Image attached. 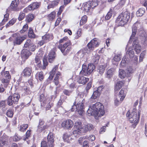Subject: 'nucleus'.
<instances>
[{"label":"nucleus","instance_id":"7ed1b4c3","mask_svg":"<svg viewBox=\"0 0 147 147\" xmlns=\"http://www.w3.org/2000/svg\"><path fill=\"white\" fill-rule=\"evenodd\" d=\"M95 68V66L92 63L89 64L88 67L86 65L83 64L82 65V69L80 72V74L84 76L90 75Z\"/></svg>","mask_w":147,"mask_h":147},{"label":"nucleus","instance_id":"473e14b6","mask_svg":"<svg viewBox=\"0 0 147 147\" xmlns=\"http://www.w3.org/2000/svg\"><path fill=\"white\" fill-rule=\"evenodd\" d=\"M8 142L6 140L4 137L0 138V146H2L7 145Z\"/></svg>","mask_w":147,"mask_h":147},{"label":"nucleus","instance_id":"4be33fe9","mask_svg":"<svg viewBox=\"0 0 147 147\" xmlns=\"http://www.w3.org/2000/svg\"><path fill=\"white\" fill-rule=\"evenodd\" d=\"M123 81L117 82L115 86V90L116 91H118L124 84Z\"/></svg>","mask_w":147,"mask_h":147},{"label":"nucleus","instance_id":"bb28decb","mask_svg":"<svg viewBox=\"0 0 147 147\" xmlns=\"http://www.w3.org/2000/svg\"><path fill=\"white\" fill-rule=\"evenodd\" d=\"M91 1H89L85 3L84 5V8L85 11L87 12H88L91 7Z\"/></svg>","mask_w":147,"mask_h":147},{"label":"nucleus","instance_id":"b1692460","mask_svg":"<svg viewBox=\"0 0 147 147\" xmlns=\"http://www.w3.org/2000/svg\"><path fill=\"white\" fill-rule=\"evenodd\" d=\"M119 76L120 78L122 79L126 76H128L126 71L121 69H119Z\"/></svg>","mask_w":147,"mask_h":147},{"label":"nucleus","instance_id":"ea45409f","mask_svg":"<svg viewBox=\"0 0 147 147\" xmlns=\"http://www.w3.org/2000/svg\"><path fill=\"white\" fill-rule=\"evenodd\" d=\"M61 74L60 72H58L56 74V76L55 77L54 81L55 84L56 85H57L59 83V80L60 76Z\"/></svg>","mask_w":147,"mask_h":147},{"label":"nucleus","instance_id":"37998d69","mask_svg":"<svg viewBox=\"0 0 147 147\" xmlns=\"http://www.w3.org/2000/svg\"><path fill=\"white\" fill-rule=\"evenodd\" d=\"M126 71L128 77L130 76L131 74L133 72V70L131 67L129 66L126 70Z\"/></svg>","mask_w":147,"mask_h":147},{"label":"nucleus","instance_id":"f704fd0d","mask_svg":"<svg viewBox=\"0 0 147 147\" xmlns=\"http://www.w3.org/2000/svg\"><path fill=\"white\" fill-rule=\"evenodd\" d=\"M74 128L76 129H83V127L82 126V123L80 121L76 122L75 123Z\"/></svg>","mask_w":147,"mask_h":147},{"label":"nucleus","instance_id":"13d9d810","mask_svg":"<svg viewBox=\"0 0 147 147\" xmlns=\"http://www.w3.org/2000/svg\"><path fill=\"white\" fill-rule=\"evenodd\" d=\"M13 112L10 109L8 110L6 112L7 116L9 117H12L13 115Z\"/></svg>","mask_w":147,"mask_h":147},{"label":"nucleus","instance_id":"c03bdc74","mask_svg":"<svg viewBox=\"0 0 147 147\" xmlns=\"http://www.w3.org/2000/svg\"><path fill=\"white\" fill-rule=\"evenodd\" d=\"M99 59L100 57L98 55H95L92 59V61L95 64H96L99 62Z\"/></svg>","mask_w":147,"mask_h":147},{"label":"nucleus","instance_id":"864d4df0","mask_svg":"<svg viewBox=\"0 0 147 147\" xmlns=\"http://www.w3.org/2000/svg\"><path fill=\"white\" fill-rule=\"evenodd\" d=\"M4 19L2 21V22L0 24V25L2 26L4 24L5 22H7V18L9 17V14H6L4 15Z\"/></svg>","mask_w":147,"mask_h":147},{"label":"nucleus","instance_id":"603ef678","mask_svg":"<svg viewBox=\"0 0 147 147\" xmlns=\"http://www.w3.org/2000/svg\"><path fill=\"white\" fill-rule=\"evenodd\" d=\"M91 3L90 4V6L92 8H94L98 5V2L96 0H93L92 1H91Z\"/></svg>","mask_w":147,"mask_h":147},{"label":"nucleus","instance_id":"338daca9","mask_svg":"<svg viewBox=\"0 0 147 147\" xmlns=\"http://www.w3.org/2000/svg\"><path fill=\"white\" fill-rule=\"evenodd\" d=\"M4 76L6 78L11 79V76L8 71H6L4 72Z\"/></svg>","mask_w":147,"mask_h":147},{"label":"nucleus","instance_id":"9d476101","mask_svg":"<svg viewBox=\"0 0 147 147\" xmlns=\"http://www.w3.org/2000/svg\"><path fill=\"white\" fill-rule=\"evenodd\" d=\"M99 43L96 39L94 38L88 44L87 46L89 49L92 51L94 48L97 47Z\"/></svg>","mask_w":147,"mask_h":147},{"label":"nucleus","instance_id":"8fccbe9b","mask_svg":"<svg viewBox=\"0 0 147 147\" xmlns=\"http://www.w3.org/2000/svg\"><path fill=\"white\" fill-rule=\"evenodd\" d=\"M73 134L74 135L77 134H80L81 133L82 129H76L75 128H73Z\"/></svg>","mask_w":147,"mask_h":147},{"label":"nucleus","instance_id":"f8f14e48","mask_svg":"<svg viewBox=\"0 0 147 147\" xmlns=\"http://www.w3.org/2000/svg\"><path fill=\"white\" fill-rule=\"evenodd\" d=\"M73 125V121L70 120H67L63 121L61 124V126L67 129H70Z\"/></svg>","mask_w":147,"mask_h":147},{"label":"nucleus","instance_id":"f3484780","mask_svg":"<svg viewBox=\"0 0 147 147\" xmlns=\"http://www.w3.org/2000/svg\"><path fill=\"white\" fill-rule=\"evenodd\" d=\"M32 69L30 67H26L23 71L24 76L26 77L30 76L32 73Z\"/></svg>","mask_w":147,"mask_h":147},{"label":"nucleus","instance_id":"dca6fc26","mask_svg":"<svg viewBox=\"0 0 147 147\" xmlns=\"http://www.w3.org/2000/svg\"><path fill=\"white\" fill-rule=\"evenodd\" d=\"M56 55L54 51H52L49 53L48 56V60L50 63H52L54 60Z\"/></svg>","mask_w":147,"mask_h":147},{"label":"nucleus","instance_id":"e433bc0d","mask_svg":"<svg viewBox=\"0 0 147 147\" xmlns=\"http://www.w3.org/2000/svg\"><path fill=\"white\" fill-rule=\"evenodd\" d=\"M87 20V17L86 16L84 15L83 16L80 20V26H82L86 22Z\"/></svg>","mask_w":147,"mask_h":147},{"label":"nucleus","instance_id":"5fc2aeb1","mask_svg":"<svg viewBox=\"0 0 147 147\" xmlns=\"http://www.w3.org/2000/svg\"><path fill=\"white\" fill-rule=\"evenodd\" d=\"M55 12H51L48 16V18L49 20H51L55 18Z\"/></svg>","mask_w":147,"mask_h":147},{"label":"nucleus","instance_id":"49530a36","mask_svg":"<svg viewBox=\"0 0 147 147\" xmlns=\"http://www.w3.org/2000/svg\"><path fill=\"white\" fill-rule=\"evenodd\" d=\"M28 36L30 38H34L35 37V34L33 32V30L30 28H29L28 32Z\"/></svg>","mask_w":147,"mask_h":147},{"label":"nucleus","instance_id":"a18cd8bd","mask_svg":"<svg viewBox=\"0 0 147 147\" xmlns=\"http://www.w3.org/2000/svg\"><path fill=\"white\" fill-rule=\"evenodd\" d=\"M38 76V79L40 81H42L44 78L43 72L42 71L37 73L36 75V77Z\"/></svg>","mask_w":147,"mask_h":147},{"label":"nucleus","instance_id":"6e6d98bb","mask_svg":"<svg viewBox=\"0 0 147 147\" xmlns=\"http://www.w3.org/2000/svg\"><path fill=\"white\" fill-rule=\"evenodd\" d=\"M121 55L120 54H117L113 58V60L116 62L119 61L121 60Z\"/></svg>","mask_w":147,"mask_h":147},{"label":"nucleus","instance_id":"6ab92c4d","mask_svg":"<svg viewBox=\"0 0 147 147\" xmlns=\"http://www.w3.org/2000/svg\"><path fill=\"white\" fill-rule=\"evenodd\" d=\"M40 5V3L37 2H34L29 5L28 7L30 10H34L38 8Z\"/></svg>","mask_w":147,"mask_h":147},{"label":"nucleus","instance_id":"ddd939ff","mask_svg":"<svg viewBox=\"0 0 147 147\" xmlns=\"http://www.w3.org/2000/svg\"><path fill=\"white\" fill-rule=\"evenodd\" d=\"M20 3L19 0H15L12 1L10 6V8L14 11H19L20 9L18 8V6Z\"/></svg>","mask_w":147,"mask_h":147},{"label":"nucleus","instance_id":"2eb2a0df","mask_svg":"<svg viewBox=\"0 0 147 147\" xmlns=\"http://www.w3.org/2000/svg\"><path fill=\"white\" fill-rule=\"evenodd\" d=\"M133 47L134 48L135 51L137 53H139L140 51L141 47L138 43L137 42L136 40H134L133 44Z\"/></svg>","mask_w":147,"mask_h":147},{"label":"nucleus","instance_id":"1a4fd4ad","mask_svg":"<svg viewBox=\"0 0 147 147\" xmlns=\"http://www.w3.org/2000/svg\"><path fill=\"white\" fill-rule=\"evenodd\" d=\"M43 142H45L46 147H53L54 144V138L53 135L51 134H49L47 137V142L43 141L41 142V143Z\"/></svg>","mask_w":147,"mask_h":147},{"label":"nucleus","instance_id":"58836bf2","mask_svg":"<svg viewBox=\"0 0 147 147\" xmlns=\"http://www.w3.org/2000/svg\"><path fill=\"white\" fill-rule=\"evenodd\" d=\"M70 136V134L69 133H65L63 136V139L64 141L68 142Z\"/></svg>","mask_w":147,"mask_h":147},{"label":"nucleus","instance_id":"09e8293b","mask_svg":"<svg viewBox=\"0 0 147 147\" xmlns=\"http://www.w3.org/2000/svg\"><path fill=\"white\" fill-rule=\"evenodd\" d=\"M113 10L110 9L109 11L107 13V15L105 17V19L106 20H109L112 15Z\"/></svg>","mask_w":147,"mask_h":147},{"label":"nucleus","instance_id":"4c0bfd02","mask_svg":"<svg viewBox=\"0 0 147 147\" xmlns=\"http://www.w3.org/2000/svg\"><path fill=\"white\" fill-rule=\"evenodd\" d=\"M20 97L19 94H18V93H14L13 96H12V99L14 100V101L15 102H17L18 101V100Z\"/></svg>","mask_w":147,"mask_h":147},{"label":"nucleus","instance_id":"bf43d9fd","mask_svg":"<svg viewBox=\"0 0 147 147\" xmlns=\"http://www.w3.org/2000/svg\"><path fill=\"white\" fill-rule=\"evenodd\" d=\"M10 79H9L8 78H4L2 80V82L3 83L5 84L4 85L6 86L7 85L9 82Z\"/></svg>","mask_w":147,"mask_h":147},{"label":"nucleus","instance_id":"412c9836","mask_svg":"<svg viewBox=\"0 0 147 147\" xmlns=\"http://www.w3.org/2000/svg\"><path fill=\"white\" fill-rule=\"evenodd\" d=\"M89 80L88 78H86L84 76L80 77L78 80L80 84H85Z\"/></svg>","mask_w":147,"mask_h":147},{"label":"nucleus","instance_id":"39448f33","mask_svg":"<svg viewBox=\"0 0 147 147\" xmlns=\"http://www.w3.org/2000/svg\"><path fill=\"white\" fill-rule=\"evenodd\" d=\"M115 95L114 104L115 106H117L123 100L126 94L124 92H116Z\"/></svg>","mask_w":147,"mask_h":147},{"label":"nucleus","instance_id":"72a5a7b5","mask_svg":"<svg viewBox=\"0 0 147 147\" xmlns=\"http://www.w3.org/2000/svg\"><path fill=\"white\" fill-rule=\"evenodd\" d=\"M33 45V42L30 39H28L24 44V47L25 48H29L31 46Z\"/></svg>","mask_w":147,"mask_h":147},{"label":"nucleus","instance_id":"4468645a","mask_svg":"<svg viewBox=\"0 0 147 147\" xmlns=\"http://www.w3.org/2000/svg\"><path fill=\"white\" fill-rule=\"evenodd\" d=\"M58 68V67L56 66L55 67L53 68L52 71L50 73V76L48 78L45 82L46 85H47L50 83V81L52 80L54 75L56 73V70Z\"/></svg>","mask_w":147,"mask_h":147},{"label":"nucleus","instance_id":"4d7b16f0","mask_svg":"<svg viewBox=\"0 0 147 147\" xmlns=\"http://www.w3.org/2000/svg\"><path fill=\"white\" fill-rule=\"evenodd\" d=\"M25 13L22 12H21L20 13L19 17L18 18V20L19 21L22 20L25 17Z\"/></svg>","mask_w":147,"mask_h":147},{"label":"nucleus","instance_id":"5701e85b","mask_svg":"<svg viewBox=\"0 0 147 147\" xmlns=\"http://www.w3.org/2000/svg\"><path fill=\"white\" fill-rule=\"evenodd\" d=\"M31 54V53L27 49H24L22 51V56L26 59Z\"/></svg>","mask_w":147,"mask_h":147},{"label":"nucleus","instance_id":"052dcab7","mask_svg":"<svg viewBox=\"0 0 147 147\" xmlns=\"http://www.w3.org/2000/svg\"><path fill=\"white\" fill-rule=\"evenodd\" d=\"M31 130H28L26 133V138L24 139V140H26L31 135Z\"/></svg>","mask_w":147,"mask_h":147},{"label":"nucleus","instance_id":"c9c22d12","mask_svg":"<svg viewBox=\"0 0 147 147\" xmlns=\"http://www.w3.org/2000/svg\"><path fill=\"white\" fill-rule=\"evenodd\" d=\"M105 70V67L103 65L100 66L97 69V71L101 75L103 74Z\"/></svg>","mask_w":147,"mask_h":147},{"label":"nucleus","instance_id":"a878e982","mask_svg":"<svg viewBox=\"0 0 147 147\" xmlns=\"http://www.w3.org/2000/svg\"><path fill=\"white\" fill-rule=\"evenodd\" d=\"M115 71V69L113 68L108 69L107 71L106 77L109 78L111 77L114 74Z\"/></svg>","mask_w":147,"mask_h":147},{"label":"nucleus","instance_id":"423d86ee","mask_svg":"<svg viewBox=\"0 0 147 147\" xmlns=\"http://www.w3.org/2000/svg\"><path fill=\"white\" fill-rule=\"evenodd\" d=\"M76 102L74 103V105L72 106L71 109V111H74L75 109L80 115H82L84 111V106L82 102L80 101L77 103V105H76Z\"/></svg>","mask_w":147,"mask_h":147},{"label":"nucleus","instance_id":"a19ab883","mask_svg":"<svg viewBox=\"0 0 147 147\" xmlns=\"http://www.w3.org/2000/svg\"><path fill=\"white\" fill-rule=\"evenodd\" d=\"M87 53V49L86 48H84L80 50L78 52V53L79 54L81 55V56L83 57Z\"/></svg>","mask_w":147,"mask_h":147},{"label":"nucleus","instance_id":"cd10ccee","mask_svg":"<svg viewBox=\"0 0 147 147\" xmlns=\"http://www.w3.org/2000/svg\"><path fill=\"white\" fill-rule=\"evenodd\" d=\"M134 53L133 49L131 48L128 49L126 52V55L130 58L133 57L134 56Z\"/></svg>","mask_w":147,"mask_h":147},{"label":"nucleus","instance_id":"aec40b11","mask_svg":"<svg viewBox=\"0 0 147 147\" xmlns=\"http://www.w3.org/2000/svg\"><path fill=\"white\" fill-rule=\"evenodd\" d=\"M53 35L49 34H46L42 37V39L44 40L46 42L53 39Z\"/></svg>","mask_w":147,"mask_h":147},{"label":"nucleus","instance_id":"6e6552de","mask_svg":"<svg viewBox=\"0 0 147 147\" xmlns=\"http://www.w3.org/2000/svg\"><path fill=\"white\" fill-rule=\"evenodd\" d=\"M17 34H14L12 35V36L15 38V39L13 42L14 44L15 45H20L26 38V36L24 35L22 36H18Z\"/></svg>","mask_w":147,"mask_h":147},{"label":"nucleus","instance_id":"c756f323","mask_svg":"<svg viewBox=\"0 0 147 147\" xmlns=\"http://www.w3.org/2000/svg\"><path fill=\"white\" fill-rule=\"evenodd\" d=\"M129 62V59L126 56H124L123 58L121 63V64L122 66H125L128 64Z\"/></svg>","mask_w":147,"mask_h":147},{"label":"nucleus","instance_id":"69168bd1","mask_svg":"<svg viewBox=\"0 0 147 147\" xmlns=\"http://www.w3.org/2000/svg\"><path fill=\"white\" fill-rule=\"evenodd\" d=\"M104 88L103 86L101 85L99 86L97 88L96 91H94V92H100L101 91H103V89Z\"/></svg>","mask_w":147,"mask_h":147},{"label":"nucleus","instance_id":"774afa93","mask_svg":"<svg viewBox=\"0 0 147 147\" xmlns=\"http://www.w3.org/2000/svg\"><path fill=\"white\" fill-rule=\"evenodd\" d=\"M21 138V137L18 135H16L13 137V140L17 141H18L20 140V139Z\"/></svg>","mask_w":147,"mask_h":147},{"label":"nucleus","instance_id":"79ce46f5","mask_svg":"<svg viewBox=\"0 0 147 147\" xmlns=\"http://www.w3.org/2000/svg\"><path fill=\"white\" fill-rule=\"evenodd\" d=\"M28 127V125L27 124H23L20 125L19 127V130L21 132H23L25 131Z\"/></svg>","mask_w":147,"mask_h":147},{"label":"nucleus","instance_id":"7c9ffc66","mask_svg":"<svg viewBox=\"0 0 147 147\" xmlns=\"http://www.w3.org/2000/svg\"><path fill=\"white\" fill-rule=\"evenodd\" d=\"M145 11L144 8H140L137 11L136 15L137 17L141 16L145 13Z\"/></svg>","mask_w":147,"mask_h":147},{"label":"nucleus","instance_id":"f03ea898","mask_svg":"<svg viewBox=\"0 0 147 147\" xmlns=\"http://www.w3.org/2000/svg\"><path fill=\"white\" fill-rule=\"evenodd\" d=\"M130 13L125 11L120 14L116 20V22L118 26H123L126 24L130 19Z\"/></svg>","mask_w":147,"mask_h":147},{"label":"nucleus","instance_id":"3c124183","mask_svg":"<svg viewBox=\"0 0 147 147\" xmlns=\"http://www.w3.org/2000/svg\"><path fill=\"white\" fill-rule=\"evenodd\" d=\"M100 95V92H93L91 98L93 99H97L99 97Z\"/></svg>","mask_w":147,"mask_h":147},{"label":"nucleus","instance_id":"c85d7f7f","mask_svg":"<svg viewBox=\"0 0 147 147\" xmlns=\"http://www.w3.org/2000/svg\"><path fill=\"white\" fill-rule=\"evenodd\" d=\"M34 18V16L33 14H29L26 16V21L29 23L31 22Z\"/></svg>","mask_w":147,"mask_h":147},{"label":"nucleus","instance_id":"393cba45","mask_svg":"<svg viewBox=\"0 0 147 147\" xmlns=\"http://www.w3.org/2000/svg\"><path fill=\"white\" fill-rule=\"evenodd\" d=\"M59 0H55L52 1L51 4L48 5L47 6L48 9L53 8L57 6L59 3Z\"/></svg>","mask_w":147,"mask_h":147},{"label":"nucleus","instance_id":"9b49d317","mask_svg":"<svg viewBox=\"0 0 147 147\" xmlns=\"http://www.w3.org/2000/svg\"><path fill=\"white\" fill-rule=\"evenodd\" d=\"M48 128V126L45 124L44 121L42 119H40L39 124L38 126L37 131L41 132Z\"/></svg>","mask_w":147,"mask_h":147},{"label":"nucleus","instance_id":"f257e3e1","mask_svg":"<svg viewBox=\"0 0 147 147\" xmlns=\"http://www.w3.org/2000/svg\"><path fill=\"white\" fill-rule=\"evenodd\" d=\"M87 113L89 116H93L96 119H98L105 113L104 106L101 103L97 102L89 107Z\"/></svg>","mask_w":147,"mask_h":147},{"label":"nucleus","instance_id":"0e129e2a","mask_svg":"<svg viewBox=\"0 0 147 147\" xmlns=\"http://www.w3.org/2000/svg\"><path fill=\"white\" fill-rule=\"evenodd\" d=\"M138 25H139V24H138V23H135L133 26L132 31H133L134 32H137V26H138Z\"/></svg>","mask_w":147,"mask_h":147},{"label":"nucleus","instance_id":"e2e57ef3","mask_svg":"<svg viewBox=\"0 0 147 147\" xmlns=\"http://www.w3.org/2000/svg\"><path fill=\"white\" fill-rule=\"evenodd\" d=\"M43 69H45L46 66H47L48 64L46 57H44L43 58Z\"/></svg>","mask_w":147,"mask_h":147},{"label":"nucleus","instance_id":"a211bd4d","mask_svg":"<svg viewBox=\"0 0 147 147\" xmlns=\"http://www.w3.org/2000/svg\"><path fill=\"white\" fill-rule=\"evenodd\" d=\"M42 58L41 55L39 54H37L35 58V62L39 67H41L42 66V65L41 64V60Z\"/></svg>","mask_w":147,"mask_h":147},{"label":"nucleus","instance_id":"680f3d73","mask_svg":"<svg viewBox=\"0 0 147 147\" xmlns=\"http://www.w3.org/2000/svg\"><path fill=\"white\" fill-rule=\"evenodd\" d=\"M28 28V25L26 24L24 25L23 28L20 31V32L21 33H23L26 31Z\"/></svg>","mask_w":147,"mask_h":147},{"label":"nucleus","instance_id":"de8ad7c7","mask_svg":"<svg viewBox=\"0 0 147 147\" xmlns=\"http://www.w3.org/2000/svg\"><path fill=\"white\" fill-rule=\"evenodd\" d=\"M16 102L14 101V100L12 99V96H9L7 100V104L9 106H11L12 105L13 103Z\"/></svg>","mask_w":147,"mask_h":147},{"label":"nucleus","instance_id":"20e7f679","mask_svg":"<svg viewBox=\"0 0 147 147\" xmlns=\"http://www.w3.org/2000/svg\"><path fill=\"white\" fill-rule=\"evenodd\" d=\"M135 108H134V111H133L131 114L128 111L127 113V116L128 117L131 123H138L139 120V118L140 115V111L139 110L138 113V116L137 113L134 110Z\"/></svg>","mask_w":147,"mask_h":147},{"label":"nucleus","instance_id":"2f4dec72","mask_svg":"<svg viewBox=\"0 0 147 147\" xmlns=\"http://www.w3.org/2000/svg\"><path fill=\"white\" fill-rule=\"evenodd\" d=\"M94 128V126L92 124H89L84 126V131L86 132L92 130Z\"/></svg>","mask_w":147,"mask_h":147},{"label":"nucleus","instance_id":"0eeeda50","mask_svg":"<svg viewBox=\"0 0 147 147\" xmlns=\"http://www.w3.org/2000/svg\"><path fill=\"white\" fill-rule=\"evenodd\" d=\"M71 45V43L70 41L69 40L65 42L63 45H59L58 46V48L60 49L62 53L65 51V52L67 53L70 51Z\"/></svg>","mask_w":147,"mask_h":147}]
</instances>
